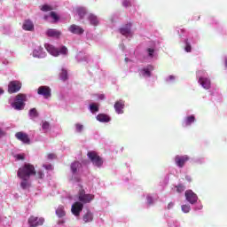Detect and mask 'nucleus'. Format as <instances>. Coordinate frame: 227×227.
Instances as JSON below:
<instances>
[{"label": "nucleus", "instance_id": "nucleus-55", "mask_svg": "<svg viewBox=\"0 0 227 227\" xmlns=\"http://www.w3.org/2000/svg\"><path fill=\"white\" fill-rule=\"evenodd\" d=\"M3 136H4V132L0 129V137H3Z\"/></svg>", "mask_w": 227, "mask_h": 227}, {"label": "nucleus", "instance_id": "nucleus-46", "mask_svg": "<svg viewBox=\"0 0 227 227\" xmlns=\"http://www.w3.org/2000/svg\"><path fill=\"white\" fill-rule=\"evenodd\" d=\"M45 177V174L43 173V171L39 170L37 171V178H44Z\"/></svg>", "mask_w": 227, "mask_h": 227}, {"label": "nucleus", "instance_id": "nucleus-29", "mask_svg": "<svg viewBox=\"0 0 227 227\" xmlns=\"http://www.w3.org/2000/svg\"><path fill=\"white\" fill-rule=\"evenodd\" d=\"M75 59L78 63H82L83 61L88 62V55L82 51L78 52Z\"/></svg>", "mask_w": 227, "mask_h": 227}, {"label": "nucleus", "instance_id": "nucleus-40", "mask_svg": "<svg viewBox=\"0 0 227 227\" xmlns=\"http://www.w3.org/2000/svg\"><path fill=\"white\" fill-rule=\"evenodd\" d=\"M184 51L185 52H191V51H192V47L191 46V43L189 42V39H186L184 41Z\"/></svg>", "mask_w": 227, "mask_h": 227}, {"label": "nucleus", "instance_id": "nucleus-21", "mask_svg": "<svg viewBox=\"0 0 227 227\" xmlns=\"http://www.w3.org/2000/svg\"><path fill=\"white\" fill-rule=\"evenodd\" d=\"M87 20L90 26H98V24H100V19H98V17L93 13L88 14Z\"/></svg>", "mask_w": 227, "mask_h": 227}, {"label": "nucleus", "instance_id": "nucleus-57", "mask_svg": "<svg viewBox=\"0 0 227 227\" xmlns=\"http://www.w3.org/2000/svg\"><path fill=\"white\" fill-rule=\"evenodd\" d=\"M63 223H65V221H63V220L59 222V224H63Z\"/></svg>", "mask_w": 227, "mask_h": 227}, {"label": "nucleus", "instance_id": "nucleus-25", "mask_svg": "<svg viewBox=\"0 0 227 227\" xmlns=\"http://www.w3.org/2000/svg\"><path fill=\"white\" fill-rule=\"evenodd\" d=\"M74 12L80 19H84L86 13H88V9H86V7L79 6L74 9Z\"/></svg>", "mask_w": 227, "mask_h": 227}, {"label": "nucleus", "instance_id": "nucleus-33", "mask_svg": "<svg viewBox=\"0 0 227 227\" xmlns=\"http://www.w3.org/2000/svg\"><path fill=\"white\" fill-rule=\"evenodd\" d=\"M59 79L61 81H67V79H68V71H67V69H65L64 67H62V69L60 70Z\"/></svg>", "mask_w": 227, "mask_h": 227}, {"label": "nucleus", "instance_id": "nucleus-36", "mask_svg": "<svg viewBox=\"0 0 227 227\" xmlns=\"http://www.w3.org/2000/svg\"><path fill=\"white\" fill-rule=\"evenodd\" d=\"M89 109L92 114H95V113H98V104L97 103H91L89 106Z\"/></svg>", "mask_w": 227, "mask_h": 227}, {"label": "nucleus", "instance_id": "nucleus-3", "mask_svg": "<svg viewBox=\"0 0 227 227\" xmlns=\"http://www.w3.org/2000/svg\"><path fill=\"white\" fill-rule=\"evenodd\" d=\"M184 198L190 205H194L193 210H203V204H201V200H200L198 194H196L192 190H186L184 192Z\"/></svg>", "mask_w": 227, "mask_h": 227}, {"label": "nucleus", "instance_id": "nucleus-58", "mask_svg": "<svg viewBox=\"0 0 227 227\" xmlns=\"http://www.w3.org/2000/svg\"><path fill=\"white\" fill-rule=\"evenodd\" d=\"M125 61H126V63H128V61H129V58H126V59H125Z\"/></svg>", "mask_w": 227, "mask_h": 227}, {"label": "nucleus", "instance_id": "nucleus-39", "mask_svg": "<svg viewBox=\"0 0 227 227\" xmlns=\"http://www.w3.org/2000/svg\"><path fill=\"white\" fill-rule=\"evenodd\" d=\"M168 227H180V223L175 219H170L168 222Z\"/></svg>", "mask_w": 227, "mask_h": 227}, {"label": "nucleus", "instance_id": "nucleus-32", "mask_svg": "<svg viewBox=\"0 0 227 227\" xmlns=\"http://www.w3.org/2000/svg\"><path fill=\"white\" fill-rule=\"evenodd\" d=\"M56 215H58V217H65V215H67V212L65 211V207L59 206L58 208L56 209Z\"/></svg>", "mask_w": 227, "mask_h": 227}, {"label": "nucleus", "instance_id": "nucleus-6", "mask_svg": "<svg viewBox=\"0 0 227 227\" xmlns=\"http://www.w3.org/2000/svg\"><path fill=\"white\" fill-rule=\"evenodd\" d=\"M32 175H36L35 170V166L29 163H25L23 167L20 168L18 170L19 178H30Z\"/></svg>", "mask_w": 227, "mask_h": 227}, {"label": "nucleus", "instance_id": "nucleus-30", "mask_svg": "<svg viewBox=\"0 0 227 227\" xmlns=\"http://www.w3.org/2000/svg\"><path fill=\"white\" fill-rule=\"evenodd\" d=\"M39 114H38V111H36V108H32L28 111V118L30 120H33L35 121V120H36Z\"/></svg>", "mask_w": 227, "mask_h": 227}, {"label": "nucleus", "instance_id": "nucleus-43", "mask_svg": "<svg viewBox=\"0 0 227 227\" xmlns=\"http://www.w3.org/2000/svg\"><path fill=\"white\" fill-rule=\"evenodd\" d=\"M121 4L124 8H129L131 5L130 1L129 0H122Z\"/></svg>", "mask_w": 227, "mask_h": 227}, {"label": "nucleus", "instance_id": "nucleus-14", "mask_svg": "<svg viewBox=\"0 0 227 227\" xmlns=\"http://www.w3.org/2000/svg\"><path fill=\"white\" fill-rule=\"evenodd\" d=\"M37 93L41 95V97H43L44 98H51L52 95V90L49 86H40L37 89Z\"/></svg>", "mask_w": 227, "mask_h": 227}, {"label": "nucleus", "instance_id": "nucleus-26", "mask_svg": "<svg viewBox=\"0 0 227 227\" xmlns=\"http://www.w3.org/2000/svg\"><path fill=\"white\" fill-rule=\"evenodd\" d=\"M93 212L91 210L88 209L85 214H83L82 221L84 223H92L93 221Z\"/></svg>", "mask_w": 227, "mask_h": 227}, {"label": "nucleus", "instance_id": "nucleus-5", "mask_svg": "<svg viewBox=\"0 0 227 227\" xmlns=\"http://www.w3.org/2000/svg\"><path fill=\"white\" fill-rule=\"evenodd\" d=\"M44 47L47 52H49L51 56H54V58H58V56H68V48H67L66 46L56 48L51 43H45Z\"/></svg>", "mask_w": 227, "mask_h": 227}, {"label": "nucleus", "instance_id": "nucleus-50", "mask_svg": "<svg viewBox=\"0 0 227 227\" xmlns=\"http://www.w3.org/2000/svg\"><path fill=\"white\" fill-rule=\"evenodd\" d=\"M56 155L54 153H50L48 154V159H50V160H52V159H55Z\"/></svg>", "mask_w": 227, "mask_h": 227}, {"label": "nucleus", "instance_id": "nucleus-7", "mask_svg": "<svg viewBox=\"0 0 227 227\" xmlns=\"http://www.w3.org/2000/svg\"><path fill=\"white\" fill-rule=\"evenodd\" d=\"M197 79L199 84L204 88V90H210L211 82L210 78L208 77V74L205 70L201 69L197 71Z\"/></svg>", "mask_w": 227, "mask_h": 227}, {"label": "nucleus", "instance_id": "nucleus-38", "mask_svg": "<svg viewBox=\"0 0 227 227\" xmlns=\"http://www.w3.org/2000/svg\"><path fill=\"white\" fill-rule=\"evenodd\" d=\"M181 210L184 214H189L191 212V204L181 205Z\"/></svg>", "mask_w": 227, "mask_h": 227}, {"label": "nucleus", "instance_id": "nucleus-42", "mask_svg": "<svg viewBox=\"0 0 227 227\" xmlns=\"http://www.w3.org/2000/svg\"><path fill=\"white\" fill-rule=\"evenodd\" d=\"M42 12H52V10H54V8H52L51 5L49 4H44L41 7Z\"/></svg>", "mask_w": 227, "mask_h": 227}, {"label": "nucleus", "instance_id": "nucleus-16", "mask_svg": "<svg viewBox=\"0 0 227 227\" xmlns=\"http://www.w3.org/2000/svg\"><path fill=\"white\" fill-rule=\"evenodd\" d=\"M84 166L79 161H74L71 164V171L73 174V176H75L76 175H81L82 173Z\"/></svg>", "mask_w": 227, "mask_h": 227}, {"label": "nucleus", "instance_id": "nucleus-27", "mask_svg": "<svg viewBox=\"0 0 227 227\" xmlns=\"http://www.w3.org/2000/svg\"><path fill=\"white\" fill-rule=\"evenodd\" d=\"M47 36L52 37V38H59L61 35V32H59L57 29L50 28L46 31Z\"/></svg>", "mask_w": 227, "mask_h": 227}, {"label": "nucleus", "instance_id": "nucleus-49", "mask_svg": "<svg viewBox=\"0 0 227 227\" xmlns=\"http://www.w3.org/2000/svg\"><path fill=\"white\" fill-rule=\"evenodd\" d=\"M184 178H185L186 182H189V183L192 182V177H191V176H189V175H186Z\"/></svg>", "mask_w": 227, "mask_h": 227}, {"label": "nucleus", "instance_id": "nucleus-31", "mask_svg": "<svg viewBox=\"0 0 227 227\" xmlns=\"http://www.w3.org/2000/svg\"><path fill=\"white\" fill-rule=\"evenodd\" d=\"M173 191L175 192H178V194H181V192H184V191H185V184L179 183L176 186H174Z\"/></svg>", "mask_w": 227, "mask_h": 227}, {"label": "nucleus", "instance_id": "nucleus-47", "mask_svg": "<svg viewBox=\"0 0 227 227\" xmlns=\"http://www.w3.org/2000/svg\"><path fill=\"white\" fill-rule=\"evenodd\" d=\"M15 159H16L17 160H24V154H17V155L15 156Z\"/></svg>", "mask_w": 227, "mask_h": 227}, {"label": "nucleus", "instance_id": "nucleus-15", "mask_svg": "<svg viewBox=\"0 0 227 227\" xmlns=\"http://www.w3.org/2000/svg\"><path fill=\"white\" fill-rule=\"evenodd\" d=\"M193 123H196V115H186L182 121V127H184V129H187V127L192 126Z\"/></svg>", "mask_w": 227, "mask_h": 227}, {"label": "nucleus", "instance_id": "nucleus-18", "mask_svg": "<svg viewBox=\"0 0 227 227\" xmlns=\"http://www.w3.org/2000/svg\"><path fill=\"white\" fill-rule=\"evenodd\" d=\"M45 223V219L43 218H38L36 216H31L28 219V224L30 227H36V226H42Z\"/></svg>", "mask_w": 227, "mask_h": 227}, {"label": "nucleus", "instance_id": "nucleus-24", "mask_svg": "<svg viewBox=\"0 0 227 227\" xmlns=\"http://www.w3.org/2000/svg\"><path fill=\"white\" fill-rule=\"evenodd\" d=\"M22 27L24 31H34L35 24L31 21V20H25Z\"/></svg>", "mask_w": 227, "mask_h": 227}, {"label": "nucleus", "instance_id": "nucleus-28", "mask_svg": "<svg viewBox=\"0 0 227 227\" xmlns=\"http://www.w3.org/2000/svg\"><path fill=\"white\" fill-rule=\"evenodd\" d=\"M21 180L20 187L21 189H29V186L31 185V183L29 182V177H20Z\"/></svg>", "mask_w": 227, "mask_h": 227}, {"label": "nucleus", "instance_id": "nucleus-17", "mask_svg": "<svg viewBox=\"0 0 227 227\" xmlns=\"http://www.w3.org/2000/svg\"><path fill=\"white\" fill-rule=\"evenodd\" d=\"M32 56L33 58H38L39 59H42L47 56V53L43 51L42 46H35L33 50Z\"/></svg>", "mask_w": 227, "mask_h": 227}, {"label": "nucleus", "instance_id": "nucleus-51", "mask_svg": "<svg viewBox=\"0 0 227 227\" xmlns=\"http://www.w3.org/2000/svg\"><path fill=\"white\" fill-rule=\"evenodd\" d=\"M178 33H181L182 35H185V29L181 28L178 30Z\"/></svg>", "mask_w": 227, "mask_h": 227}, {"label": "nucleus", "instance_id": "nucleus-48", "mask_svg": "<svg viewBox=\"0 0 227 227\" xmlns=\"http://www.w3.org/2000/svg\"><path fill=\"white\" fill-rule=\"evenodd\" d=\"M173 207H175V202H169L167 206V209L171 210V208H173Z\"/></svg>", "mask_w": 227, "mask_h": 227}, {"label": "nucleus", "instance_id": "nucleus-34", "mask_svg": "<svg viewBox=\"0 0 227 227\" xmlns=\"http://www.w3.org/2000/svg\"><path fill=\"white\" fill-rule=\"evenodd\" d=\"M176 79H178V77L175 74H170L167 77H165V82H167V84H173V82H175L176 81Z\"/></svg>", "mask_w": 227, "mask_h": 227}, {"label": "nucleus", "instance_id": "nucleus-45", "mask_svg": "<svg viewBox=\"0 0 227 227\" xmlns=\"http://www.w3.org/2000/svg\"><path fill=\"white\" fill-rule=\"evenodd\" d=\"M197 164H205V158H198L195 160Z\"/></svg>", "mask_w": 227, "mask_h": 227}, {"label": "nucleus", "instance_id": "nucleus-44", "mask_svg": "<svg viewBox=\"0 0 227 227\" xmlns=\"http://www.w3.org/2000/svg\"><path fill=\"white\" fill-rule=\"evenodd\" d=\"M43 168H44V169H46L47 171H52L53 167L51 164H43Z\"/></svg>", "mask_w": 227, "mask_h": 227}, {"label": "nucleus", "instance_id": "nucleus-59", "mask_svg": "<svg viewBox=\"0 0 227 227\" xmlns=\"http://www.w3.org/2000/svg\"><path fill=\"white\" fill-rule=\"evenodd\" d=\"M112 22H114V20L112 19Z\"/></svg>", "mask_w": 227, "mask_h": 227}, {"label": "nucleus", "instance_id": "nucleus-12", "mask_svg": "<svg viewBox=\"0 0 227 227\" xmlns=\"http://www.w3.org/2000/svg\"><path fill=\"white\" fill-rule=\"evenodd\" d=\"M144 198H145L146 207H153L159 200V195L157 193H145Z\"/></svg>", "mask_w": 227, "mask_h": 227}, {"label": "nucleus", "instance_id": "nucleus-56", "mask_svg": "<svg viewBox=\"0 0 227 227\" xmlns=\"http://www.w3.org/2000/svg\"><path fill=\"white\" fill-rule=\"evenodd\" d=\"M120 49H121V51H125V45L121 44V45H120Z\"/></svg>", "mask_w": 227, "mask_h": 227}, {"label": "nucleus", "instance_id": "nucleus-8", "mask_svg": "<svg viewBox=\"0 0 227 227\" xmlns=\"http://www.w3.org/2000/svg\"><path fill=\"white\" fill-rule=\"evenodd\" d=\"M119 33H121L122 36H125V38H128V40H130V38L134 36V30H132V23L123 25L121 28H119Z\"/></svg>", "mask_w": 227, "mask_h": 227}, {"label": "nucleus", "instance_id": "nucleus-19", "mask_svg": "<svg viewBox=\"0 0 227 227\" xmlns=\"http://www.w3.org/2000/svg\"><path fill=\"white\" fill-rule=\"evenodd\" d=\"M15 137L16 139H19V141H21L22 143H24V145H29V143H31V140L29 139V137L27 136V134L22 131L16 133Z\"/></svg>", "mask_w": 227, "mask_h": 227}, {"label": "nucleus", "instance_id": "nucleus-11", "mask_svg": "<svg viewBox=\"0 0 227 227\" xmlns=\"http://www.w3.org/2000/svg\"><path fill=\"white\" fill-rule=\"evenodd\" d=\"M153 70H155V67L152 65H148L139 69L138 74L143 79H150V77H152V72Z\"/></svg>", "mask_w": 227, "mask_h": 227}, {"label": "nucleus", "instance_id": "nucleus-1", "mask_svg": "<svg viewBox=\"0 0 227 227\" xmlns=\"http://www.w3.org/2000/svg\"><path fill=\"white\" fill-rule=\"evenodd\" d=\"M78 200L80 202H74L71 207V212L75 217L81 215V212H82V208H84L82 203H91V201L95 200V195L86 193L84 190H80L78 192Z\"/></svg>", "mask_w": 227, "mask_h": 227}, {"label": "nucleus", "instance_id": "nucleus-37", "mask_svg": "<svg viewBox=\"0 0 227 227\" xmlns=\"http://www.w3.org/2000/svg\"><path fill=\"white\" fill-rule=\"evenodd\" d=\"M42 129L43 132H49V129H51V124L47 121H43L41 124Z\"/></svg>", "mask_w": 227, "mask_h": 227}, {"label": "nucleus", "instance_id": "nucleus-52", "mask_svg": "<svg viewBox=\"0 0 227 227\" xmlns=\"http://www.w3.org/2000/svg\"><path fill=\"white\" fill-rule=\"evenodd\" d=\"M224 67L227 69V56L224 57Z\"/></svg>", "mask_w": 227, "mask_h": 227}, {"label": "nucleus", "instance_id": "nucleus-13", "mask_svg": "<svg viewBox=\"0 0 227 227\" xmlns=\"http://www.w3.org/2000/svg\"><path fill=\"white\" fill-rule=\"evenodd\" d=\"M20 88H22V82L19 81H12L8 85V92L9 93H17L20 91Z\"/></svg>", "mask_w": 227, "mask_h": 227}, {"label": "nucleus", "instance_id": "nucleus-53", "mask_svg": "<svg viewBox=\"0 0 227 227\" xmlns=\"http://www.w3.org/2000/svg\"><path fill=\"white\" fill-rule=\"evenodd\" d=\"M4 95V90L3 88H0V97Z\"/></svg>", "mask_w": 227, "mask_h": 227}, {"label": "nucleus", "instance_id": "nucleus-2", "mask_svg": "<svg viewBox=\"0 0 227 227\" xmlns=\"http://www.w3.org/2000/svg\"><path fill=\"white\" fill-rule=\"evenodd\" d=\"M159 58V49L157 48V43L151 41L147 43L145 50L144 51V61L145 63H152L156 61Z\"/></svg>", "mask_w": 227, "mask_h": 227}, {"label": "nucleus", "instance_id": "nucleus-54", "mask_svg": "<svg viewBox=\"0 0 227 227\" xmlns=\"http://www.w3.org/2000/svg\"><path fill=\"white\" fill-rule=\"evenodd\" d=\"M98 98H99V100H104V98H105L104 94H100V95L98 96Z\"/></svg>", "mask_w": 227, "mask_h": 227}, {"label": "nucleus", "instance_id": "nucleus-9", "mask_svg": "<svg viewBox=\"0 0 227 227\" xmlns=\"http://www.w3.org/2000/svg\"><path fill=\"white\" fill-rule=\"evenodd\" d=\"M88 158L90 159V162H92L93 166L96 168H102V165L104 164V160L97 153L95 152H89L88 153Z\"/></svg>", "mask_w": 227, "mask_h": 227}, {"label": "nucleus", "instance_id": "nucleus-22", "mask_svg": "<svg viewBox=\"0 0 227 227\" xmlns=\"http://www.w3.org/2000/svg\"><path fill=\"white\" fill-rule=\"evenodd\" d=\"M125 107V102L122 100L117 101L114 104V110L117 114H123V109Z\"/></svg>", "mask_w": 227, "mask_h": 227}, {"label": "nucleus", "instance_id": "nucleus-20", "mask_svg": "<svg viewBox=\"0 0 227 227\" xmlns=\"http://www.w3.org/2000/svg\"><path fill=\"white\" fill-rule=\"evenodd\" d=\"M68 31L73 35H82L84 33V28L75 24H73L68 27Z\"/></svg>", "mask_w": 227, "mask_h": 227}, {"label": "nucleus", "instance_id": "nucleus-4", "mask_svg": "<svg viewBox=\"0 0 227 227\" xmlns=\"http://www.w3.org/2000/svg\"><path fill=\"white\" fill-rule=\"evenodd\" d=\"M26 102H27V96L26 94H18L13 98V101L10 99L11 106L15 111H22L26 107Z\"/></svg>", "mask_w": 227, "mask_h": 227}, {"label": "nucleus", "instance_id": "nucleus-41", "mask_svg": "<svg viewBox=\"0 0 227 227\" xmlns=\"http://www.w3.org/2000/svg\"><path fill=\"white\" fill-rule=\"evenodd\" d=\"M75 128V132H77L78 134H81V132H82V130H84V125L81 124V123H76L74 125Z\"/></svg>", "mask_w": 227, "mask_h": 227}, {"label": "nucleus", "instance_id": "nucleus-10", "mask_svg": "<svg viewBox=\"0 0 227 227\" xmlns=\"http://www.w3.org/2000/svg\"><path fill=\"white\" fill-rule=\"evenodd\" d=\"M189 160H191L189 155H176L174 158L175 165L180 169L184 168L185 163L189 162Z\"/></svg>", "mask_w": 227, "mask_h": 227}, {"label": "nucleus", "instance_id": "nucleus-35", "mask_svg": "<svg viewBox=\"0 0 227 227\" xmlns=\"http://www.w3.org/2000/svg\"><path fill=\"white\" fill-rule=\"evenodd\" d=\"M49 17H51V19H53L54 22H58L59 20V17L54 12H51L50 15L44 16V20H49Z\"/></svg>", "mask_w": 227, "mask_h": 227}, {"label": "nucleus", "instance_id": "nucleus-23", "mask_svg": "<svg viewBox=\"0 0 227 227\" xmlns=\"http://www.w3.org/2000/svg\"><path fill=\"white\" fill-rule=\"evenodd\" d=\"M96 120L100 123H109V121H111V117L106 114H98Z\"/></svg>", "mask_w": 227, "mask_h": 227}]
</instances>
